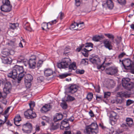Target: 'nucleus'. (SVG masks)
<instances>
[{"label":"nucleus","mask_w":134,"mask_h":134,"mask_svg":"<svg viewBox=\"0 0 134 134\" xmlns=\"http://www.w3.org/2000/svg\"><path fill=\"white\" fill-rule=\"evenodd\" d=\"M93 97V94L92 92H89L87 94L86 98L89 101H90L92 99Z\"/></svg>","instance_id":"72a5a7b5"},{"label":"nucleus","mask_w":134,"mask_h":134,"mask_svg":"<svg viewBox=\"0 0 134 134\" xmlns=\"http://www.w3.org/2000/svg\"><path fill=\"white\" fill-rule=\"evenodd\" d=\"M106 4L108 8L110 10L113 9L114 7V4L112 0H107Z\"/></svg>","instance_id":"393cba45"},{"label":"nucleus","mask_w":134,"mask_h":134,"mask_svg":"<svg viewBox=\"0 0 134 134\" xmlns=\"http://www.w3.org/2000/svg\"><path fill=\"white\" fill-rule=\"evenodd\" d=\"M2 62L3 63L5 64H10L12 63V60L10 59L6 56H2L1 58Z\"/></svg>","instance_id":"6ab92c4d"},{"label":"nucleus","mask_w":134,"mask_h":134,"mask_svg":"<svg viewBox=\"0 0 134 134\" xmlns=\"http://www.w3.org/2000/svg\"><path fill=\"white\" fill-rule=\"evenodd\" d=\"M58 21L57 20L55 19L53 20H52L51 21L48 22V23L49 24V26H52V25L56 24L58 22Z\"/></svg>","instance_id":"49530a36"},{"label":"nucleus","mask_w":134,"mask_h":134,"mask_svg":"<svg viewBox=\"0 0 134 134\" xmlns=\"http://www.w3.org/2000/svg\"><path fill=\"white\" fill-rule=\"evenodd\" d=\"M71 62V59L69 58H64L62 59L60 62L58 63L57 66L60 69L67 68Z\"/></svg>","instance_id":"423d86ee"},{"label":"nucleus","mask_w":134,"mask_h":134,"mask_svg":"<svg viewBox=\"0 0 134 134\" xmlns=\"http://www.w3.org/2000/svg\"><path fill=\"white\" fill-rule=\"evenodd\" d=\"M77 88L76 85L70 84L66 88V90L68 93L73 94L77 91Z\"/></svg>","instance_id":"f8f14e48"},{"label":"nucleus","mask_w":134,"mask_h":134,"mask_svg":"<svg viewBox=\"0 0 134 134\" xmlns=\"http://www.w3.org/2000/svg\"><path fill=\"white\" fill-rule=\"evenodd\" d=\"M69 69L71 70H69V71H71L72 70H75L76 69L77 67L76 64L75 62H73L68 65Z\"/></svg>","instance_id":"c756f323"},{"label":"nucleus","mask_w":134,"mask_h":134,"mask_svg":"<svg viewBox=\"0 0 134 134\" xmlns=\"http://www.w3.org/2000/svg\"><path fill=\"white\" fill-rule=\"evenodd\" d=\"M55 116L54 117L53 120L55 121H58L61 120L63 118V115L61 113H57L55 114Z\"/></svg>","instance_id":"b1692460"},{"label":"nucleus","mask_w":134,"mask_h":134,"mask_svg":"<svg viewBox=\"0 0 134 134\" xmlns=\"http://www.w3.org/2000/svg\"><path fill=\"white\" fill-rule=\"evenodd\" d=\"M117 68L114 66H112L107 68L105 70L106 73L109 75H114L118 72Z\"/></svg>","instance_id":"9b49d317"},{"label":"nucleus","mask_w":134,"mask_h":134,"mask_svg":"<svg viewBox=\"0 0 134 134\" xmlns=\"http://www.w3.org/2000/svg\"><path fill=\"white\" fill-rule=\"evenodd\" d=\"M60 128L62 130H64L65 128L66 130H68L70 128L69 123L66 119L61 122Z\"/></svg>","instance_id":"2eb2a0df"},{"label":"nucleus","mask_w":134,"mask_h":134,"mask_svg":"<svg viewBox=\"0 0 134 134\" xmlns=\"http://www.w3.org/2000/svg\"><path fill=\"white\" fill-rule=\"evenodd\" d=\"M118 3L122 5H125L126 3V0H117Z\"/></svg>","instance_id":"a19ab883"},{"label":"nucleus","mask_w":134,"mask_h":134,"mask_svg":"<svg viewBox=\"0 0 134 134\" xmlns=\"http://www.w3.org/2000/svg\"><path fill=\"white\" fill-rule=\"evenodd\" d=\"M14 124L17 126H21L19 124V122L21 120V118L19 115L17 114L14 119Z\"/></svg>","instance_id":"5701e85b"},{"label":"nucleus","mask_w":134,"mask_h":134,"mask_svg":"<svg viewBox=\"0 0 134 134\" xmlns=\"http://www.w3.org/2000/svg\"><path fill=\"white\" fill-rule=\"evenodd\" d=\"M26 62H27L30 68L34 69L36 68V61L29 59V60H27Z\"/></svg>","instance_id":"4be33fe9"},{"label":"nucleus","mask_w":134,"mask_h":134,"mask_svg":"<svg viewBox=\"0 0 134 134\" xmlns=\"http://www.w3.org/2000/svg\"><path fill=\"white\" fill-rule=\"evenodd\" d=\"M33 79V77L31 75L28 74L25 75V81L31 82Z\"/></svg>","instance_id":"c85d7f7f"},{"label":"nucleus","mask_w":134,"mask_h":134,"mask_svg":"<svg viewBox=\"0 0 134 134\" xmlns=\"http://www.w3.org/2000/svg\"><path fill=\"white\" fill-rule=\"evenodd\" d=\"M12 88L11 83L9 81H6L4 84V87L3 89L4 93L6 96L10 93Z\"/></svg>","instance_id":"9d476101"},{"label":"nucleus","mask_w":134,"mask_h":134,"mask_svg":"<svg viewBox=\"0 0 134 134\" xmlns=\"http://www.w3.org/2000/svg\"><path fill=\"white\" fill-rule=\"evenodd\" d=\"M71 75V73H65L61 74H59L57 76L60 78V79H63L68 76H70Z\"/></svg>","instance_id":"7c9ffc66"},{"label":"nucleus","mask_w":134,"mask_h":134,"mask_svg":"<svg viewBox=\"0 0 134 134\" xmlns=\"http://www.w3.org/2000/svg\"><path fill=\"white\" fill-rule=\"evenodd\" d=\"M125 55V53L124 52H122L119 54L118 56V58L121 59Z\"/></svg>","instance_id":"e2e57ef3"},{"label":"nucleus","mask_w":134,"mask_h":134,"mask_svg":"<svg viewBox=\"0 0 134 134\" xmlns=\"http://www.w3.org/2000/svg\"><path fill=\"white\" fill-rule=\"evenodd\" d=\"M104 35L109 38L111 39L112 40H113L114 39V36L112 34H104Z\"/></svg>","instance_id":"37998d69"},{"label":"nucleus","mask_w":134,"mask_h":134,"mask_svg":"<svg viewBox=\"0 0 134 134\" xmlns=\"http://www.w3.org/2000/svg\"><path fill=\"white\" fill-rule=\"evenodd\" d=\"M31 82H27V81H25V84L26 87L28 88H30L31 86Z\"/></svg>","instance_id":"864d4df0"},{"label":"nucleus","mask_w":134,"mask_h":134,"mask_svg":"<svg viewBox=\"0 0 134 134\" xmlns=\"http://www.w3.org/2000/svg\"><path fill=\"white\" fill-rule=\"evenodd\" d=\"M98 132V127L97 123L92 122L91 124L86 126L84 132L87 134H97Z\"/></svg>","instance_id":"f03ea898"},{"label":"nucleus","mask_w":134,"mask_h":134,"mask_svg":"<svg viewBox=\"0 0 134 134\" xmlns=\"http://www.w3.org/2000/svg\"><path fill=\"white\" fill-rule=\"evenodd\" d=\"M2 54L6 56L12 55L14 53V51L12 50H9L8 49H3L2 51Z\"/></svg>","instance_id":"412c9836"},{"label":"nucleus","mask_w":134,"mask_h":134,"mask_svg":"<svg viewBox=\"0 0 134 134\" xmlns=\"http://www.w3.org/2000/svg\"><path fill=\"white\" fill-rule=\"evenodd\" d=\"M130 79L128 78H123L121 83L122 86L126 90H130L134 87V83L130 81Z\"/></svg>","instance_id":"7ed1b4c3"},{"label":"nucleus","mask_w":134,"mask_h":134,"mask_svg":"<svg viewBox=\"0 0 134 134\" xmlns=\"http://www.w3.org/2000/svg\"><path fill=\"white\" fill-rule=\"evenodd\" d=\"M127 124L130 126H131L133 125V122L132 119L131 121H130L129 122H127Z\"/></svg>","instance_id":"052dcab7"},{"label":"nucleus","mask_w":134,"mask_h":134,"mask_svg":"<svg viewBox=\"0 0 134 134\" xmlns=\"http://www.w3.org/2000/svg\"><path fill=\"white\" fill-rule=\"evenodd\" d=\"M85 71L84 70H80L79 69H77L75 71L76 74L81 75L85 73Z\"/></svg>","instance_id":"ea45409f"},{"label":"nucleus","mask_w":134,"mask_h":134,"mask_svg":"<svg viewBox=\"0 0 134 134\" xmlns=\"http://www.w3.org/2000/svg\"><path fill=\"white\" fill-rule=\"evenodd\" d=\"M30 60H35V61H36V57L35 55H32L31 58L29 59Z\"/></svg>","instance_id":"338daca9"},{"label":"nucleus","mask_w":134,"mask_h":134,"mask_svg":"<svg viewBox=\"0 0 134 134\" xmlns=\"http://www.w3.org/2000/svg\"><path fill=\"white\" fill-rule=\"evenodd\" d=\"M45 80L44 76H41L38 77L37 79V81L38 82L41 83L43 82Z\"/></svg>","instance_id":"e433bc0d"},{"label":"nucleus","mask_w":134,"mask_h":134,"mask_svg":"<svg viewBox=\"0 0 134 134\" xmlns=\"http://www.w3.org/2000/svg\"><path fill=\"white\" fill-rule=\"evenodd\" d=\"M44 73L45 76L48 77L53 75L54 73H55V72L53 71L51 69L46 68L44 69Z\"/></svg>","instance_id":"a211bd4d"},{"label":"nucleus","mask_w":134,"mask_h":134,"mask_svg":"<svg viewBox=\"0 0 134 134\" xmlns=\"http://www.w3.org/2000/svg\"><path fill=\"white\" fill-rule=\"evenodd\" d=\"M124 131L123 129H118L116 130V133L118 134L121 133Z\"/></svg>","instance_id":"13d9d810"},{"label":"nucleus","mask_w":134,"mask_h":134,"mask_svg":"<svg viewBox=\"0 0 134 134\" xmlns=\"http://www.w3.org/2000/svg\"><path fill=\"white\" fill-rule=\"evenodd\" d=\"M93 44L91 42H87L85 44V47L87 48L91 47V48H93Z\"/></svg>","instance_id":"79ce46f5"},{"label":"nucleus","mask_w":134,"mask_h":134,"mask_svg":"<svg viewBox=\"0 0 134 134\" xmlns=\"http://www.w3.org/2000/svg\"><path fill=\"white\" fill-rule=\"evenodd\" d=\"M9 26L10 28L12 29H16V24L15 23H10Z\"/></svg>","instance_id":"09e8293b"},{"label":"nucleus","mask_w":134,"mask_h":134,"mask_svg":"<svg viewBox=\"0 0 134 134\" xmlns=\"http://www.w3.org/2000/svg\"><path fill=\"white\" fill-rule=\"evenodd\" d=\"M47 122L50 123L51 126V130H54L57 129L59 127L60 124L57 123V121H55L54 120L51 121V120L48 119L46 120Z\"/></svg>","instance_id":"ddd939ff"},{"label":"nucleus","mask_w":134,"mask_h":134,"mask_svg":"<svg viewBox=\"0 0 134 134\" xmlns=\"http://www.w3.org/2000/svg\"><path fill=\"white\" fill-rule=\"evenodd\" d=\"M104 38V36L102 35H95L93 37L92 39L94 41L98 42L99 40H102Z\"/></svg>","instance_id":"a878e982"},{"label":"nucleus","mask_w":134,"mask_h":134,"mask_svg":"<svg viewBox=\"0 0 134 134\" xmlns=\"http://www.w3.org/2000/svg\"><path fill=\"white\" fill-rule=\"evenodd\" d=\"M3 5L1 6V10L3 12H9L12 10V5L10 4L9 0H2Z\"/></svg>","instance_id":"39448f33"},{"label":"nucleus","mask_w":134,"mask_h":134,"mask_svg":"<svg viewBox=\"0 0 134 134\" xmlns=\"http://www.w3.org/2000/svg\"><path fill=\"white\" fill-rule=\"evenodd\" d=\"M103 43L104 47L109 50L113 49V46L112 43L108 39H105L103 41Z\"/></svg>","instance_id":"dca6fc26"},{"label":"nucleus","mask_w":134,"mask_h":134,"mask_svg":"<svg viewBox=\"0 0 134 134\" xmlns=\"http://www.w3.org/2000/svg\"><path fill=\"white\" fill-rule=\"evenodd\" d=\"M30 26L29 23L26 21H24L23 24V26L24 28L27 27L29 26Z\"/></svg>","instance_id":"3c124183"},{"label":"nucleus","mask_w":134,"mask_h":134,"mask_svg":"<svg viewBox=\"0 0 134 134\" xmlns=\"http://www.w3.org/2000/svg\"><path fill=\"white\" fill-rule=\"evenodd\" d=\"M117 95L118 96V97L121 98V99L119 100V102L120 103H121L124 102V99L122 98V97H125L126 98H128L131 97V94L128 93L127 92H118L117 93Z\"/></svg>","instance_id":"4468645a"},{"label":"nucleus","mask_w":134,"mask_h":134,"mask_svg":"<svg viewBox=\"0 0 134 134\" xmlns=\"http://www.w3.org/2000/svg\"><path fill=\"white\" fill-rule=\"evenodd\" d=\"M26 73L19 74L17 78V82L18 83L21 82V81L22 79L25 77V75Z\"/></svg>","instance_id":"2f4dec72"},{"label":"nucleus","mask_w":134,"mask_h":134,"mask_svg":"<svg viewBox=\"0 0 134 134\" xmlns=\"http://www.w3.org/2000/svg\"><path fill=\"white\" fill-rule=\"evenodd\" d=\"M62 102L60 104V106L64 109H66L68 108V105L66 102V101L63 99L62 100Z\"/></svg>","instance_id":"473e14b6"},{"label":"nucleus","mask_w":134,"mask_h":134,"mask_svg":"<svg viewBox=\"0 0 134 134\" xmlns=\"http://www.w3.org/2000/svg\"><path fill=\"white\" fill-rule=\"evenodd\" d=\"M92 49H91L90 50L88 49H87L86 48H84L82 50V51H84L85 52V53H83L82 54L83 55H84L85 56L87 57L88 55V53L89 52L91 51L92 50Z\"/></svg>","instance_id":"c9c22d12"},{"label":"nucleus","mask_w":134,"mask_h":134,"mask_svg":"<svg viewBox=\"0 0 134 134\" xmlns=\"http://www.w3.org/2000/svg\"><path fill=\"white\" fill-rule=\"evenodd\" d=\"M76 5L77 6H79L81 4L80 0H75Z\"/></svg>","instance_id":"6e6d98bb"},{"label":"nucleus","mask_w":134,"mask_h":134,"mask_svg":"<svg viewBox=\"0 0 134 134\" xmlns=\"http://www.w3.org/2000/svg\"><path fill=\"white\" fill-rule=\"evenodd\" d=\"M43 61L41 60H40L37 62L36 64V67L38 69L41 67L43 64Z\"/></svg>","instance_id":"58836bf2"},{"label":"nucleus","mask_w":134,"mask_h":134,"mask_svg":"<svg viewBox=\"0 0 134 134\" xmlns=\"http://www.w3.org/2000/svg\"><path fill=\"white\" fill-rule=\"evenodd\" d=\"M52 107V105L50 103L45 104L40 109V111L42 113H46L50 110Z\"/></svg>","instance_id":"f3484780"},{"label":"nucleus","mask_w":134,"mask_h":134,"mask_svg":"<svg viewBox=\"0 0 134 134\" xmlns=\"http://www.w3.org/2000/svg\"><path fill=\"white\" fill-rule=\"evenodd\" d=\"M59 15L60 17V19L62 20L64 17V14L63 13L61 12L59 13Z\"/></svg>","instance_id":"bf43d9fd"},{"label":"nucleus","mask_w":134,"mask_h":134,"mask_svg":"<svg viewBox=\"0 0 134 134\" xmlns=\"http://www.w3.org/2000/svg\"><path fill=\"white\" fill-rule=\"evenodd\" d=\"M25 118L27 119H32L36 117V114L31 109H28L24 113Z\"/></svg>","instance_id":"6e6552de"},{"label":"nucleus","mask_w":134,"mask_h":134,"mask_svg":"<svg viewBox=\"0 0 134 134\" xmlns=\"http://www.w3.org/2000/svg\"><path fill=\"white\" fill-rule=\"evenodd\" d=\"M74 23L76 24V26L78 27L77 29H74V30H80L82 29L84 27V25H82L81 24L77 23L74 22Z\"/></svg>","instance_id":"f704fd0d"},{"label":"nucleus","mask_w":134,"mask_h":134,"mask_svg":"<svg viewBox=\"0 0 134 134\" xmlns=\"http://www.w3.org/2000/svg\"><path fill=\"white\" fill-rule=\"evenodd\" d=\"M29 105L30 108L29 109H31L33 110V107H34L35 105V102L34 101H31L29 103Z\"/></svg>","instance_id":"c03bdc74"},{"label":"nucleus","mask_w":134,"mask_h":134,"mask_svg":"<svg viewBox=\"0 0 134 134\" xmlns=\"http://www.w3.org/2000/svg\"><path fill=\"white\" fill-rule=\"evenodd\" d=\"M27 61V59L25 58L23 56H19L17 60V62L18 63H23L25 64V63Z\"/></svg>","instance_id":"bb28decb"},{"label":"nucleus","mask_w":134,"mask_h":134,"mask_svg":"<svg viewBox=\"0 0 134 134\" xmlns=\"http://www.w3.org/2000/svg\"><path fill=\"white\" fill-rule=\"evenodd\" d=\"M88 59H82L81 62V64H86V63H87V64L88 63Z\"/></svg>","instance_id":"5fc2aeb1"},{"label":"nucleus","mask_w":134,"mask_h":134,"mask_svg":"<svg viewBox=\"0 0 134 134\" xmlns=\"http://www.w3.org/2000/svg\"><path fill=\"white\" fill-rule=\"evenodd\" d=\"M7 97L6 94H4V95H3L2 92L0 91V99L2 98L3 99H5Z\"/></svg>","instance_id":"0e129e2a"},{"label":"nucleus","mask_w":134,"mask_h":134,"mask_svg":"<svg viewBox=\"0 0 134 134\" xmlns=\"http://www.w3.org/2000/svg\"><path fill=\"white\" fill-rule=\"evenodd\" d=\"M103 97L101 96H96V100L98 102H101L103 99Z\"/></svg>","instance_id":"de8ad7c7"},{"label":"nucleus","mask_w":134,"mask_h":134,"mask_svg":"<svg viewBox=\"0 0 134 134\" xmlns=\"http://www.w3.org/2000/svg\"><path fill=\"white\" fill-rule=\"evenodd\" d=\"M66 119L68 120V122L69 121L72 122L74 120V118L73 116H72L68 119Z\"/></svg>","instance_id":"69168bd1"},{"label":"nucleus","mask_w":134,"mask_h":134,"mask_svg":"<svg viewBox=\"0 0 134 134\" xmlns=\"http://www.w3.org/2000/svg\"><path fill=\"white\" fill-rule=\"evenodd\" d=\"M75 99L74 97L70 95H68L66 99L65 100L66 102L72 101L75 100Z\"/></svg>","instance_id":"4c0bfd02"},{"label":"nucleus","mask_w":134,"mask_h":134,"mask_svg":"<svg viewBox=\"0 0 134 134\" xmlns=\"http://www.w3.org/2000/svg\"><path fill=\"white\" fill-rule=\"evenodd\" d=\"M20 126L22 127V130L25 133H30L33 130L32 126L31 123L29 121L21 125Z\"/></svg>","instance_id":"0eeeda50"},{"label":"nucleus","mask_w":134,"mask_h":134,"mask_svg":"<svg viewBox=\"0 0 134 134\" xmlns=\"http://www.w3.org/2000/svg\"><path fill=\"white\" fill-rule=\"evenodd\" d=\"M42 28L43 30H45L44 28H46L48 30H52V27L49 26L48 23L44 22L42 24Z\"/></svg>","instance_id":"cd10ccee"},{"label":"nucleus","mask_w":134,"mask_h":134,"mask_svg":"<svg viewBox=\"0 0 134 134\" xmlns=\"http://www.w3.org/2000/svg\"><path fill=\"white\" fill-rule=\"evenodd\" d=\"M134 103L133 100H131L130 99H128L126 101V105L127 106H129L131 104Z\"/></svg>","instance_id":"8fccbe9b"},{"label":"nucleus","mask_w":134,"mask_h":134,"mask_svg":"<svg viewBox=\"0 0 134 134\" xmlns=\"http://www.w3.org/2000/svg\"><path fill=\"white\" fill-rule=\"evenodd\" d=\"M117 114L114 111H112L111 112L110 115V120L114 122L117 121L118 119Z\"/></svg>","instance_id":"aec40b11"},{"label":"nucleus","mask_w":134,"mask_h":134,"mask_svg":"<svg viewBox=\"0 0 134 134\" xmlns=\"http://www.w3.org/2000/svg\"><path fill=\"white\" fill-rule=\"evenodd\" d=\"M131 67L129 69H130L131 73L134 74V66L132 65Z\"/></svg>","instance_id":"680f3d73"},{"label":"nucleus","mask_w":134,"mask_h":134,"mask_svg":"<svg viewBox=\"0 0 134 134\" xmlns=\"http://www.w3.org/2000/svg\"><path fill=\"white\" fill-rule=\"evenodd\" d=\"M111 95V93L110 92H104V98H107L110 97Z\"/></svg>","instance_id":"a18cd8bd"},{"label":"nucleus","mask_w":134,"mask_h":134,"mask_svg":"<svg viewBox=\"0 0 134 134\" xmlns=\"http://www.w3.org/2000/svg\"><path fill=\"white\" fill-rule=\"evenodd\" d=\"M97 93H99L100 91V88L99 86L98 85L94 87Z\"/></svg>","instance_id":"4d7b16f0"},{"label":"nucleus","mask_w":134,"mask_h":134,"mask_svg":"<svg viewBox=\"0 0 134 134\" xmlns=\"http://www.w3.org/2000/svg\"><path fill=\"white\" fill-rule=\"evenodd\" d=\"M89 114L91 117H93L94 116V114L92 110H90V111L89 112Z\"/></svg>","instance_id":"774afa93"},{"label":"nucleus","mask_w":134,"mask_h":134,"mask_svg":"<svg viewBox=\"0 0 134 134\" xmlns=\"http://www.w3.org/2000/svg\"><path fill=\"white\" fill-rule=\"evenodd\" d=\"M122 64L125 69L126 68L129 69L130 67H131V66L133 65V62L130 59L125 58L122 60Z\"/></svg>","instance_id":"1a4fd4ad"},{"label":"nucleus","mask_w":134,"mask_h":134,"mask_svg":"<svg viewBox=\"0 0 134 134\" xmlns=\"http://www.w3.org/2000/svg\"><path fill=\"white\" fill-rule=\"evenodd\" d=\"M40 126L38 125H36L35 126V132L33 134H35L36 132H39L40 131Z\"/></svg>","instance_id":"603ef678"},{"label":"nucleus","mask_w":134,"mask_h":134,"mask_svg":"<svg viewBox=\"0 0 134 134\" xmlns=\"http://www.w3.org/2000/svg\"><path fill=\"white\" fill-rule=\"evenodd\" d=\"M12 71H10L8 74V76L9 78L15 80L17 78L18 72L19 74L26 73L24 70L23 66H20L17 65H15L12 69Z\"/></svg>","instance_id":"f257e3e1"},{"label":"nucleus","mask_w":134,"mask_h":134,"mask_svg":"<svg viewBox=\"0 0 134 134\" xmlns=\"http://www.w3.org/2000/svg\"><path fill=\"white\" fill-rule=\"evenodd\" d=\"M89 60L93 64L97 65V68L98 69H100L102 71L105 69V67L103 65L105 61H104L101 65H99L100 62V59L99 58L97 57H93L89 58Z\"/></svg>","instance_id":"20e7f679"}]
</instances>
